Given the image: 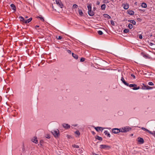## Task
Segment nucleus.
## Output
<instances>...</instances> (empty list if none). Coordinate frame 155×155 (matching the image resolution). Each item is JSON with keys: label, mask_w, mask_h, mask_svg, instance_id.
<instances>
[{"label": "nucleus", "mask_w": 155, "mask_h": 155, "mask_svg": "<svg viewBox=\"0 0 155 155\" xmlns=\"http://www.w3.org/2000/svg\"><path fill=\"white\" fill-rule=\"evenodd\" d=\"M104 3H108L109 2L107 0H104Z\"/></svg>", "instance_id": "79ce46f5"}, {"label": "nucleus", "mask_w": 155, "mask_h": 155, "mask_svg": "<svg viewBox=\"0 0 155 155\" xmlns=\"http://www.w3.org/2000/svg\"><path fill=\"white\" fill-rule=\"evenodd\" d=\"M148 133H149L150 134L152 135L153 136H155V131H154L153 132H152L150 130L148 131Z\"/></svg>", "instance_id": "5701e85b"}, {"label": "nucleus", "mask_w": 155, "mask_h": 155, "mask_svg": "<svg viewBox=\"0 0 155 155\" xmlns=\"http://www.w3.org/2000/svg\"><path fill=\"white\" fill-rule=\"evenodd\" d=\"M101 9L102 10H104L106 8V5L105 4H104L101 6Z\"/></svg>", "instance_id": "aec40b11"}, {"label": "nucleus", "mask_w": 155, "mask_h": 155, "mask_svg": "<svg viewBox=\"0 0 155 155\" xmlns=\"http://www.w3.org/2000/svg\"><path fill=\"white\" fill-rule=\"evenodd\" d=\"M32 141L36 144L38 143V140L37 137H35L34 139H32Z\"/></svg>", "instance_id": "f3484780"}, {"label": "nucleus", "mask_w": 155, "mask_h": 155, "mask_svg": "<svg viewBox=\"0 0 155 155\" xmlns=\"http://www.w3.org/2000/svg\"><path fill=\"white\" fill-rule=\"evenodd\" d=\"M52 7L53 8H54V7H53V6H52Z\"/></svg>", "instance_id": "bf43d9fd"}, {"label": "nucleus", "mask_w": 155, "mask_h": 155, "mask_svg": "<svg viewBox=\"0 0 155 155\" xmlns=\"http://www.w3.org/2000/svg\"><path fill=\"white\" fill-rule=\"evenodd\" d=\"M152 88V87H150L148 86H145V88L144 89H151Z\"/></svg>", "instance_id": "bb28decb"}, {"label": "nucleus", "mask_w": 155, "mask_h": 155, "mask_svg": "<svg viewBox=\"0 0 155 155\" xmlns=\"http://www.w3.org/2000/svg\"><path fill=\"white\" fill-rule=\"evenodd\" d=\"M129 31L128 29H125L124 30V33H126L128 32Z\"/></svg>", "instance_id": "c756f323"}, {"label": "nucleus", "mask_w": 155, "mask_h": 155, "mask_svg": "<svg viewBox=\"0 0 155 155\" xmlns=\"http://www.w3.org/2000/svg\"><path fill=\"white\" fill-rule=\"evenodd\" d=\"M63 127L65 129H68L70 128V126L68 124H63Z\"/></svg>", "instance_id": "0eeeda50"}, {"label": "nucleus", "mask_w": 155, "mask_h": 155, "mask_svg": "<svg viewBox=\"0 0 155 155\" xmlns=\"http://www.w3.org/2000/svg\"><path fill=\"white\" fill-rule=\"evenodd\" d=\"M68 52L69 53L71 54V51L70 50H68Z\"/></svg>", "instance_id": "de8ad7c7"}, {"label": "nucleus", "mask_w": 155, "mask_h": 155, "mask_svg": "<svg viewBox=\"0 0 155 155\" xmlns=\"http://www.w3.org/2000/svg\"><path fill=\"white\" fill-rule=\"evenodd\" d=\"M78 6L76 4H74L73 6V8H78Z\"/></svg>", "instance_id": "473e14b6"}, {"label": "nucleus", "mask_w": 155, "mask_h": 155, "mask_svg": "<svg viewBox=\"0 0 155 155\" xmlns=\"http://www.w3.org/2000/svg\"><path fill=\"white\" fill-rule=\"evenodd\" d=\"M108 147L110 148V146L105 145H100V148L101 149L106 148Z\"/></svg>", "instance_id": "423d86ee"}, {"label": "nucleus", "mask_w": 155, "mask_h": 155, "mask_svg": "<svg viewBox=\"0 0 155 155\" xmlns=\"http://www.w3.org/2000/svg\"><path fill=\"white\" fill-rule=\"evenodd\" d=\"M85 59L84 58H81L80 59V61L81 62L84 61H85Z\"/></svg>", "instance_id": "ea45409f"}, {"label": "nucleus", "mask_w": 155, "mask_h": 155, "mask_svg": "<svg viewBox=\"0 0 155 155\" xmlns=\"http://www.w3.org/2000/svg\"><path fill=\"white\" fill-rule=\"evenodd\" d=\"M39 27V26H38V25H36V26H35V28L36 29L37 28H38V27Z\"/></svg>", "instance_id": "09e8293b"}, {"label": "nucleus", "mask_w": 155, "mask_h": 155, "mask_svg": "<svg viewBox=\"0 0 155 155\" xmlns=\"http://www.w3.org/2000/svg\"><path fill=\"white\" fill-rule=\"evenodd\" d=\"M148 84L150 85L153 86L154 85V84L152 82H149L148 83Z\"/></svg>", "instance_id": "e433bc0d"}, {"label": "nucleus", "mask_w": 155, "mask_h": 155, "mask_svg": "<svg viewBox=\"0 0 155 155\" xmlns=\"http://www.w3.org/2000/svg\"><path fill=\"white\" fill-rule=\"evenodd\" d=\"M87 8L88 10H91V4H89L87 6Z\"/></svg>", "instance_id": "4be33fe9"}, {"label": "nucleus", "mask_w": 155, "mask_h": 155, "mask_svg": "<svg viewBox=\"0 0 155 155\" xmlns=\"http://www.w3.org/2000/svg\"><path fill=\"white\" fill-rule=\"evenodd\" d=\"M32 20V18H31L27 20H25H25L24 21L23 23H25V24L28 23L30 22Z\"/></svg>", "instance_id": "9d476101"}, {"label": "nucleus", "mask_w": 155, "mask_h": 155, "mask_svg": "<svg viewBox=\"0 0 155 155\" xmlns=\"http://www.w3.org/2000/svg\"><path fill=\"white\" fill-rule=\"evenodd\" d=\"M139 38L140 39H142L143 38V36L141 35H139Z\"/></svg>", "instance_id": "c03bdc74"}, {"label": "nucleus", "mask_w": 155, "mask_h": 155, "mask_svg": "<svg viewBox=\"0 0 155 155\" xmlns=\"http://www.w3.org/2000/svg\"><path fill=\"white\" fill-rule=\"evenodd\" d=\"M56 3L61 8H62L63 6V4L62 3L60 0H56Z\"/></svg>", "instance_id": "7ed1b4c3"}, {"label": "nucleus", "mask_w": 155, "mask_h": 155, "mask_svg": "<svg viewBox=\"0 0 155 155\" xmlns=\"http://www.w3.org/2000/svg\"><path fill=\"white\" fill-rule=\"evenodd\" d=\"M104 16L105 18H107L108 19H110L111 18L110 16L107 14H104Z\"/></svg>", "instance_id": "b1692460"}, {"label": "nucleus", "mask_w": 155, "mask_h": 155, "mask_svg": "<svg viewBox=\"0 0 155 155\" xmlns=\"http://www.w3.org/2000/svg\"><path fill=\"white\" fill-rule=\"evenodd\" d=\"M138 141L139 142H140V144H143L144 142V141L143 138L141 137H138Z\"/></svg>", "instance_id": "39448f33"}, {"label": "nucleus", "mask_w": 155, "mask_h": 155, "mask_svg": "<svg viewBox=\"0 0 155 155\" xmlns=\"http://www.w3.org/2000/svg\"><path fill=\"white\" fill-rule=\"evenodd\" d=\"M141 129L144 131H147L148 132V131H149V130H148L146 128H145L144 127H142L141 128Z\"/></svg>", "instance_id": "2f4dec72"}, {"label": "nucleus", "mask_w": 155, "mask_h": 155, "mask_svg": "<svg viewBox=\"0 0 155 155\" xmlns=\"http://www.w3.org/2000/svg\"><path fill=\"white\" fill-rule=\"evenodd\" d=\"M130 87H134L133 88V89L134 90H137L139 89L140 88V87L139 86L138 87H136L137 86V85L136 84H129V86Z\"/></svg>", "instance_id": "f03ea898"}, {"label": "nucleus", "mask_w": 155, "mask_h": 155, "mask_svg": "<svg viewBox=\"0 0 155 155\" xmlns=\"http://www.w3.org/2000/svg\"><path fill=\"white\" fill-rule=\"evenodd\" d=\"M137 19L138 21H141V19L140 18H138Z\"/></svg>", "instance_id": "8fccbe9b"}, {"label": "nucleus", "mask_w": 155, "mask_h": 155, "mask_svg": "<svg viewBox=\"0 0 155 155\" xmlns=\"http://www.w3.org/2000/svg\"><path fill=\"white\" fill-rule=\"evenodd\" d=\"M78 12H79L80 15L81 16H82L83 14V13L82 12V11L81 10L79 9L78 10Z\"/></svg>", "instance_id": "cd10ccee"}, {"label": "nucleus", "mask_w": 155, "mask_h": 155, "mask_svg": "<svg viewBox=\"0 0 155 155\" xmlns=\"http://www.w3.org/2000/svg\"><path fill=\"white\" fill-rule=\"evenodd\" d=\"M38 18H40V20H41L42 21H44V18H43V17H39L38 16L37 17Z\"/></svg>", "instance_id": "f704fd0d"}, {"label": "nucleus", "mask_w": 155, "mask_h": 155, "mask_svg": "<svg viewBox=\"0 0 155 155\" xmlns=\"http://www.w3.org/2000/svg\"><path fill=\"white\" fill-rule=\"evenodd\" d=\"M128 28H130V29H132L133 27V25L132 24H129V25H128Z\"/></svg>", "instance_id": "c85d7f7f"}, {"label": "nucleus", "mask_w": 155, "mask_h": 155, "mask_svg": "<svg viewBox=\"0 0 155 155\" xmlns=\"http://www.w3.org/2000/svg\"><path fill=\"white\" fill-rule=\"evenodd\" d=\"M129 7V5L127 4H126L124 5V8L125 9H127Z\"/></svg>", "instance_id": "4468645a"}, {"label": "nucleus", "mask_w": 155, "mask_h": 155, "mask_svg": "<svg viewBox=\"0 0 155 155\" xmlns=\"http://www.w3.org/2000/svg\"><path fill=\"white\" fill-rule=\"evenodd\" d=\"M22 150L23 151H24V150H25V149H24V146H23V148H22Z\"/></svg>", "instance_id": "5fc2aeb1"}, {"label": "nucleus", "mask_w": 155, "mask_h": 155, "mask_svg": "<svg viewBox=\"0 0 155 155\" xmlns=\"http://www.w3.org/2000/svg\"><path fill=\"white\" fill-rule=\"evenodd\" d=\"M95 138L96 139H97L99 140H102V138L101 137H100L98 136H96V137H95Z\"/></svg>", "instance_id": "412c9836"}, {"label": "nucleus", "mask_w": 155, "mask_h": 155, "mask_svg": "<svg viewBox=\"0 0 155 155\" xmlns=\"http://www.w3.org/2000/svg\"><path fill=\"white\" fill-rule=\"evenodd\" d=\"M110 23L113 26L114 25V21L113 20H111L110 21Z\"/></svg>", "instance_id": "58836bf2"}, {"label": "nucleus", "mask_w": 155, "mask_h": 155, "mask_svg": "<svg viewBox=\"0 0 155 155\" xmlns=\"http://www.w3.org/2000/svg\"><path fill=\"white\" fill-rule=\"evenodd\" d=\"M95 129L97 131H99V130H103V129L102 127H95Z\"/></svg>", "instance_id": "f8f14e48"}, {"label": "nucleus", "mask_w": 155, "mask_h": 155, "mask_svg": "<svg viewBox=\"0 0 155 155\" xmlns=\"http://www.w3.org/2000/svg\"><path fill=\"white\" fill-rule=\"evenodd\" d=\"M11 8L14 11H16V7L14 4H11Z\"/></svg>", "instance_id": "ddd939ff"}, {"label": "nucleus", "mask_w": 155, "mask_h": 155, "mask_svg": "<svg viewBox=\"0 0 155 155\" xmlns=\"http://www.w3.org/2000/svg\"><path fill=\"white\" fill-rule=\"evenodd\" d=\"M91 133H92V134H93V135H94V134H95V132H94V131H92L91 132Z\"/></svg>", "instance_id": "3c124183"}, {"label": "nucleus", "mask_w": 155, "mask_h": 155, "mask_svg": "<svg viewBox=\"0 0 155 155\" xmlns=\"http://www.w3.org/2000/svg\"><path fill=\"white\" fill-rule=\"evenodd\" d=\"M56 38L58 39H61L62 38V37L61 36H58V37H57Z\"/></svg>", "instance_id": "a19ab883"}, {"label": "nucleus", "mask_w": 155, "mask_h": 155, "mask_svg": "<svg viewBox=\"0 0 155 155\" xmlns=\"http://www.w3.org/2000/svg\"><path fill=\"white\" fill-rule=\"evenodd\" d=\"M25 18H28V17L27 16H26L25 17Z\"/></svg>", "instance_id": "4d7b16f0"}, {"label": "nucleus", "mask_w": 155, "mask_h": 155, "mask_svg": "<svg viewBox=\"0 0 155 155\" xmlns=\"http://www.w3.org/2000/svg\"><path fill=\"white\" fill-rule=\"evenodd\" d=\"M104 133L105 135H107V136L109 137H110V134L107 131L105 130L104 131Z\"/></svg>", "instance_id": "a211bd4d"}, {"label": "nucleus", "mask_w": 155, "mask_h": 155, "mask_svg": "<svg viewBox=\"0 0 155 155\" xmlns=\"http://www.w3.org/2000/svg\"><path fill=\"white\" fill-rule=\"evenodd\" d=\"M88 14L90 16H93L94 15V13L93 11L90 10L88 11Z\"/></svg>", "instance_id": "1a4fd4ad"}, {"label": "nucleus", "mask_w": 155, "mask_h": 155, "mask_svg": "<svg viewBox=\"0 0 155 155\" xmlns=\"http://www.w3.org/2000/svg\"><path fill=\"white\" fill-rule=\"evenodd\" d=\"M111 1H112V2H113L114 1V0H110Z\"/></svg>", "instance_id": "13d9d810"}, {"label": "nucleus", "mask_w": 155, "mask_h": 155, "mask_svg": "<svg viewBox=\"0 0 155 155\" xmlns=\"http://www.w3.org/2000/svg\"><path fill=\"white\" fill-rule=\"evenodd\" d=\"M128 21L130 22L131 23H132L134 25H136V21L134 20H130Z\"/></svg>", "instance_id": "dca6fc26"}, {"label": "nucleus", "mask_w": 155, "mask_h": 155, "mask_svg": "<svg viewBox=\"0 0 155 155\" xmlns=\"http://www.w3.org/2000/svg\"><path fill=\"white\" fill-rule=\"evenodd\" d=\"M120 132H126V131H125V130H124V128H122L121 129V130H120Z\"/></svg>", "instance_id": "4c0bfd02"}, {"label": "nucleus", "mask_w": 155, "mask_h": 155, "mask_svg": "<svg viewBox=\"0 0 155 155\" xmlns=\"http://www.w3.org/2000/svg\"><path fill=\"white\" fill-rule=\"evenodd\" d=\"M75 133L76 134H77L78 135H79L80 134V133L79 131L78 130H77L75 132Z\"/></svg>", "instance_id": "7c9ffc66"}, {"label": "nucleus", "mask_w": 155, "mask_h": 155, "mask_svg": "<svg viewBox=\"0 0 155 155\" xmlns=\"http://www.w3.org/2000/svg\"><path fill=\"white\" fill-rule=\"evenodd\" d=\"M141 6L142 7L146 8L147 7V5L145 3H143L142 4Z\"/></svg>", "instance_id": "a878e982"}, {"label": "nucleus", "mask_w": 155, "mask_h": 155, "mask_svg": "<svg viewBox=\"0 0 155 155\" xmlns=\"http://www.w3.org/2000/svg\"><path fill=\"white\" fill-rule=\"evenodd\" d=\"M121 81H122L123 83L126 85L127 86H129V84L127 83L126 82L124 79V78L123 77H122L121 79Z\"/></svg>", "instance_id": "6e6552de"}, {"label": "nucleus", "mask_w": 155, "mask_h": 155, "mask_svg": "<svg viewBox=\"0 0 155 155\" xmlns=\"http://www.w3.org/2000/svg\"><path fill=\"white\" fill-rule=\"evenodd\" d=\"M130 129V128L129 127H126L124 128V130L125 131H126V132L128 131Z\"/></svg>", "instance_id": "393cba45"}, {"label": "nucleus", "mask_w": 155, "mask_h": 155, "mask_svg": "<svg viewBox=\"0 0 155 155\" xmlns=\"http://www.w3.org/2000/svg\"><path fill=\"white\" fill-rule=\"evenodd\" d=\"M149 45H150V46H152L153 45H154V44L153 43H152V42H150L149 44Z\"/></svg>", "instance_id": "a18cd8bd"}, {"label": "nucleus", "mask_w": 155, "mask_h": 155, "mask_svg": "<svg viewBox=\"0 0 155 155\" xmlns=\"http://www.w3.org/2000/svg\"><path fill=\"white\" fill-rule=\"evenodd\" d=\"M46 137L48 138H50V136H48Z\"/></svg>", "instance_id": "864d4df0"}, {"label": "nucleus", "mask_w": 155, "mask_h": 155, "mask_svg": "<svg viewBox=\"0 0 155 155\" xmlns=\"http://www.w3.org/2000/svg\"><path fill=\"white\" fill-rule=\"evenodd\" d=\"M100 4V2L99 1H97L96 3L97 5H99Z\"/></svg>", "instance_id": "49530a36"}, {"label": "nucleus", "mask_w": 155, "mask_h": 155, "mask_svg": "<svg viewBox=\"0 0 155 155\" xmlns=\"http://www.w3.org/2000/svg\"><path fill=\"white\" fill-rule=\"evenodd\" d=\"M144 57H147V55H144Z\"/></svg>", "instance_id": "6e6d98bb"}, {"label": "nucleus", "mask_w": 155, "mask_h": 155, "mask_svg": "<svg viewBox=\"0 0 155 155\" xmlns=\"http://www.w3.org/2000/svg\"><path fill=\"white\" fill-rule=\"evenodd\" d=\"M128 13L130 15H134V12L132 10H128L127 11Z\"/></svg>", "instance_id": "9b49d317"}, {"label": "nucleus", "mask_w": 155, "mask_h": 155, "mask_svg": "<svg viewBox=\"0 0 155 155\" xmlns=\"http://www.w3.org/2000/svg\"><path fill=\"white\" fill-rule=\"evenodd\" d=\"M97 32H98V34L99 35H102L103 34V32H102V31H98Z\"/></svg>", "instance_id": "72a5a7b5"}, {"label": "nucleus", "mask_w": 155, "mask_h": 155, "mask_svg": "<svg viewBox=\"0 0 155 155\" xmlns=\"http://www.w3.org/2000/svg\"><path fill=\"white\" fill-rule=\"evenodd\" d=\"M131 77H132L134 78V79L135 78V76L134 74H131Z\"/></svg>", "instance_id": "37998d69"}, {"label": "nucleus", "mask_w": 155, "mask_h": 155, "mask_svg": "<svg viewBox=\"0 0 155 155\" xmlns=\"http://www.w3.org/2000/svg\"><path fill=\"white\" fill-rule=\"evenodd\" d=\"M51 133L56 138L58 137L60 135L59 131L58 130L57 131L54 130L52 131Z\"/></svg>", "instance_id": "f257e3e1"}, {"label": "nucleus", "mask_w": 155, "mask_h": 155, "mask_svg": "<svg viewBox=\"0 0 155 155\" xmlns=\"http://www.w3.org/2000/svg\"><path fill=\"white\" fill-rule=\"evenodd\" d=\"M72 147H75L77 148H78L79 147L78 145H76L75 144H74L72 145Z\"/></svg>", "instance_id": "c9c22d12"}, {"label": "nucleus", "mask_w": 155, "mask_h": 155, "mask_svg": "<svg viewBox=\"0 0 155 155\" xmlns=\"http://www.w3.org/2000/svg\"><path fill=\"white\" fill-rule=\"evenodd\" d=\"M20 20V21L24 23V21L25 20V19L22 16H20L18 18Z\"/></svg>", "instance_id": "6ab92c4d"}, {"label": "nucleus", "mask_w": 155, "mask_h": 155, "mask_svg": "<svg viewBox=\"0 0 155 155\" xmlns=\"http://www.w3.org/2000/svg\"><path fill=\"white\" fill-rule=\"evenodd\" d=\"M112 132L114 134H117L120 132V130L118 128H114L112 130Z\"/></svg>", "instance_id": "20e7f679"}, {"label": "nucleus", "mask_w": 155, "mask_h": 155, "mask_svg": "<svg viewBox=\"0 0 155 155\" xmlns=\"http://www.w3.org/2000/svg\"><path fill=\"white\" fill-rule=\"evenodd\" d=\"M72 55L73 57L75 59H77L78 58V56L77 54H74V53H72Z\"/></svg>", "instance_id": "2eb2a0df"}, {"label": "nucleus", "mask_w": 155, "mask_h": 155, "mask_svg": "<svg viewBox=\"0 0 155 155\" xmlns=\"http://www.w3.org/2000/svg\"><path fill=\"white\" fill-rule=\"evenodd\" d=\"M92 154H93V155H99L98 154L95 153H93Z\"/></svg>", "instance_id": "603ef678"}]
</instances>
